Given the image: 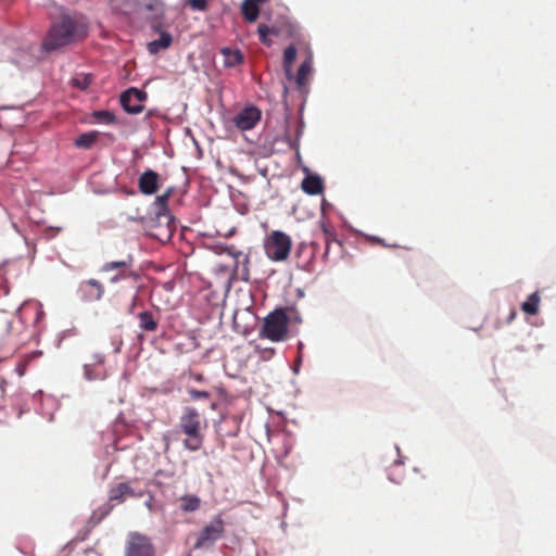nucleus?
I'll list each match as a JSON object with an SVG mask.
<instances>
[{
  "mask_svg": "<svg viewBox=\"0 0 556 556\" xmlns=\"http://www.w3.org/2000/svg\"><path fill=\"white\" fill-rule=\"evenodd\" d=\"M4 282L0 270V286ZM17 313L14 320H7V333L11 337L24 339L36 338L42 330L45 312L42 305L37 301H25L20 306L9 296L7 287L0 290V312Z\"/></svg>",
  "mask_w": 556,
  "mask_h": 556,
  "instance_id": "obj_1",
  "label": "nucleus"
},
{
  "mask_svg": "<svg viewBox=\"0 0 556 556\" xmlns=\"http://www.w3.org/2000/svg\"><path fill=\"white\" fill-rule=\"evenodd\" d=\"M87 35L85 23L68 15H63L54 22L42 42V49L47 52L56 50Z\"/></svg>",
  "mask_w": 556,
  "mask_h": 556,
  "instance_id": "obj_2",
  "label": "nucleus"
},
{
  "mask_svg": "<svg viewBox=\"0 0 556 556\" xmlns=\"http://www.w3.org/2000/svg\"><path fill=\"white\" fill-rule=\"evenodd\" d=\"M202 421V416L194 407L187 406L184 408L179 418V428L188 437L184 441V446L189 451H199L203 444Z\"/></svg>",
  "mask_w": 556,
  "mask_h": 556,
  "instance_id": "obj_3",
  "label": "nucleus"
},
{
  "mask_svg": "<svg viewBox=\"0 0 556 556\" xmlns=\"http://www.w3.org/2000/svg\"><path fill=\"white\" fill-rule=\"evenodd\" d=\"M290 318L285 308H276L270 312L263 321L260 336L271 342H282L289 336Z\"/></svg>",
  "mask_w": 556,
  "mask_h": 556,
  "instance_id": "obj_4",
  "label": "nucleus"
},
{
  "mask_svg": "<svg viewBox=\"0 0 556 556\" xmlns=\"http://www.w3.org/2000/svg\"><path fill=\"white\" fill-rule=\"evenodd\" d=\"M291 248V238L280 230L271 231L264 242L267 257L275 262L286 261L290 254Z\"/></svg>",
  "mask_w": 556,
  "mask_h": 556,
  "instance_id": "obj_5",
  "label": "nucleus"
},
{
  "mask_svg": "<svg viewBox=\"0 0 556 556\" xmlns=\"http://www.w3.org/2000/svg\"><path fill=\"white\" fill-rule=\"evenodd\" d=\"M225 534V522L222 515H217L205 525L197 535L193 544L194 549H208Z\"/></svg>",
  "mask_w": 556,
  "mask_h": 556,
  "instance_id": "obj_6",
  "label": "nucleus"
},
{
  "mask_svg": "<svg viewBox=\"0 0 556 556\" xmlns=\"http://www.w3.org/2000/svg\"><path fill=\"white\" fill-rule=\"evenodd\" d=\"M134 257L128 255L125 260L122 261H112L106 262L102 265L101 270L103 273H109L111 270H117L118 273L113 276L110 281L115 283L119 279L132 278L134 280L139 279V275L132 270Z\"/></svg>",
  "mask_w": 556,
  "mask_h": 556,
  "instance_id": "obj_7",
  "label": "nucleus"
},
{
  "mask_svg": "<svg viewBox=\"0 0 556 556\" xmlns=\"http://www.w3.org/2000/svg\"><path fill=\"white\" fill-rule=\"evenodd\" d=\"M126 556H154V547L150 539L140 533H130L128 536Z\"/></svg>",
  "mask_w": 556,
  "mask_h": 556,
  "instance_id": "obj_8",
  "label": "nucleus"
},
{
  "mask_svg": "<svg viewBox=\"0 0 556 556\" xmlns=\"http://www.w3.org/2000/svg\"><path fill=\"white\" fill-rule=\"evenodd\" d=\"M144 494L143 491H136L131 486V482H119L116 485L112 486L109 490V506L104 513V515H108L111 509L113 508L114 504L112 503H124L127 497H142Z\"/></svg>",
  "mask_w": 556,
  "mask_h": 556,
  "instance_id": "obj_9",
  "label": "nucleus"
},
{
  "mask_svg": "<svg viewBox=\"0 0 556 556\" xmlns=\"http://www.w3.org/2000/svg\"><path fill=\"white\" fill-rule=\"evenodd\" d=\"M146 99V92L130 88L121 94L119 101L127 113L138 114L143 111V101Z\"/></svg>",
  "mask_w": 556,
  "mask_h": 556,
  "instance_id": "obj_10",
  "label": "nucleus"
},
{
  "mask_svg": "<svg viewBox=\"0 0 556 556\" xmlns=\"http://www.w3.org/2000/svg\"><path fill=\"white\" fill-rule=\"evenodd\" d=\"M262 116L256 106H248L241 110L233 118V123L240 130H250L255 127Z\"/></svg>",
  "mask_w": 556,
  "mask_h": 556,
  "instance_id": "obj_11",
  "label": "nucleus"
},
{
  "mask_svg": "<svg viewBox=\"0 0 556 556\" xmlns=\"http://www.w3.org/2000/svg\"><path fill=\"white\" fill-rule=\"evenodd\" d=\"M79 292L84 300L99 301L104 293V286L97 279H88L79 285Z\"/></svg>",
  "mask_w": 556,
  "mask_h": 556,
  "instance_id": "obj_12",
  "label": "nucleus"
},
{
  "mask_svg": "<svg viewBox=\"0 0 556 556\" xmlns=\"http://www.w3.org/2000/svg\"><path fill=\"white\" fill-rule=\"evenodd\" d=\"M160 175L152 170H144L138 178V188L142 194H154L159 189Z\"/></svg>",
  "mask_w": 556,
  "mask_h": 556,
  "instance_id": "obj_13",
  "label": "nucleus"
},
{
  "mask_svg": "<svg viewBox=\"0 0 556 556\" xmlns=\"http://www.w3.org/2000/svg\"><path fill=\"white\" fill-rule=\"evenodd\" d=\"M320 228L326 243V249L323 257L324 260H328L332 245H337L339 249H341L342 244L338 240L336 230L331 225L327 223H321Z\"/></svg>",
  "mask_w": 556,
  "mask_h": 556,
  "instance_id": "obj_14",
  "label": "nucleus"
},
{
  "mask_svg": "<svg viewBox=\"0 0 556 556\" xmlns=\"http://www.w3.org/2000/svg\"><path fill=\"white\" fill-rule=\"evenodd\" d=\"M262 4H264V2L243 0L241 3V14L244 21L248 23L256 22L260 16V7Z\"/></svg>",
  "mask_w": 556,
  "mask_h": 556,
  "instance_id": "obj_15",
  "label": "nucleus"
},
{
  "mask_svg": "<svg viewBox=\"0 0 556 556\" xmlns=\"http://www.w3.org/2000/svg\"><path fill=\"white\" fill-rule=\"evenodd\" d=\"M301 188L309 195H317L323 193L324 182L319 176L308 175L302 180Z\"/></svg>",
  "mask_w": 556,
  "mask_h": 556,
  "instance_id": "obj_16",
  "label": "nucleus"
},
{
  "mask_svg": "<svg viewBox=\"0 0 556 556\" xmlns=\"http://www.w3.org/2000/svg\"><path fill=\"white\" fill-rule=\"evenodd\" d=\"M155 30L160 31V38L157 40L150 41L147 46V49L151 54H156L161 50L167 49L173 42V37L169 33L161 31L160 26H155Z\"/></svg>",
  "mask_w": 556,
  "mask_h": 556,
  "instance_id": "obj_17",
  "label": "nucleus"
},
{
  "mask_svg": "<svg viewBox=\"0 0 556 556\" xmlns=\"http://www.w3.org/2000/svg\"><path fill=\"white\" fill-rule=\"evenodd\" d=\"M179 508L182 513H193L200 509L202 501L195 494H186L179 498Z\"/></svg>",
  "mask_w": 556,
  "mask_h": 556,
  "instance_id": "obj_18",
  "label": "nucleus"
},
{
  "mask_svg": "<svg viewBox=\"0 0 556 556\" xmlns=\"http://www.w3.org/2000/svg\"><path fill=\"white\" fill-rule=\"evenodd\" d=\"M140 329L153 332L157 329L159 321L154 318L153 313L144 311L138 314Z\"/></svg>",
  "mask_w": 556,
  "mask_h": 556,
  "instance_id": "obj_19",
  "label": "nucleus"
},
{
  "mask_svg": "<svg viewBox=\"0 0 556 556\" xmlns=\"http://www.w3.org/2000/svg\"><path fill=\"white\" fill-rule=\"evenodd\" d=\"M312 70V60L309 58L301 63L295 78V83L299 88L305 87L307 85Z\"/></svg>",
  "mask_w": 556,
  "mask_h": 556,
  "instance_id": "obj_20",
  "label": "nucleus"
},
{
  "mask_svg": "<svg viewBox=\"0 0 556 556\" xmlns=\"http://www.w3.org/2000/svg\"><path fill=\"white\" fill-rule=\"evenodd\" d=\"M99 132L96 130L84 132L75 139L74 144L77 148L90 149L97 142Z\"/></svg>",
  "mask_w": 556,
  "mask_h": 556,
  "instance_id": "obj_21",
  "label": "nucleus"
},
{
  "mask_svg": "<svg viewBox=\"0 0 556 556\" xmlns=\"http://www.w3.org/2000/svg\"><path fill=\"white\" fill-rule=\"evenodd\" d=\"M222 54L224 55V64L227 67H233L243 61L242 53L239 50H231L229 48H223Z\"/></svg>",
  "mask_w": 556,
  "mask_h": 556,
  "instance_id": "obj_22",
  "label": "nucleus"
},
{
  "mask_svg": "<svg viewBox=\"0 0 556 556\" xmlns=\"http://www.w3.org/2000/svg\"><path fill=\"white\" fill-rule=\"evenodd\" d=\"M540 296L538 292L530 294L521 305V309L528 315H535L539 312Z\"/></svg>",
  "mask_w": 556,
  "mask_h": 556,
  "instance_id": "obj_23",
  "label": "nucleus"
},
{
  "mask_svg": "<svg viewBox=\"0 0 556 556\" xmlns=\"http://www.w3.org/2000/svg\"><path fill=\"white\" fill-rule=\"evenodd\" d=\"M296 48L293 45L287 47L283 51V67L288 77L292 76L291 66L296 58Z\"/></svg>",
  "mask_w": 556,
  "mask_h": 556,
  "instance_id": "obj_24",
  "label": "nucleus"
},
{
  "mask_svg": "<svg viewBox=\"0 0 556 556\" xmlns=\"http://www.w3.org/2000/svg\"><path fill=\"white\" fill-rule=\"evenodd\" d=\"M92 117L97 122L102 123V124L111 125V124L116 123V116L114 115V113H112L110 111H104V110L94 111L92 113Z\"/></svg>",
  "mask_w": 556,
  "mask_h": 556,
  "instance_id": "obj_25",
  "label": "nucleus"
},
{
  "mask_svg": "<svg viewBox=\"0 0 556 556\" xmlns=\"http://www.w3.org/2000/svg\"><path fill=\"white\" fill-rule=\"evenodd\" d=\"M257 34H258V37H260V41L266 46V47H270L273 45V41L271 39L269 38L270 36V29H269V26L266 25V24H260L258 27H257Z\"/></svg>",
  "mask_w": 556,
  "mask_h": 556,
  "instance_id": "obj_26",
  "label": "nucleus"
},
{
  "mask_svg": "<svg viewBox=\"0 0 556 556\" xmlns=\"http://www.w3.org/2000/svg\"><path fill=\"white\" fill-rule=\"evenodd\" d=\"M154 205L156 206L157 215H163L168 210V200L166 195H157L154 200Z\"/></svg>",
  "mask_w": 556,
  "mask_h": 556,
  "instance_id": "obj_27",
  "label": "nucleus"
},
{
  "mask_svg": "<svg viewBox=\"0 0 556 556\" xmlns=\"http://www.w3.org/2000/svg\"><path fill=\"white\" fill-rule=\"evenodd\" d=\"M92 81V78L90 75H80L73 79V83L76 87H78L81 90L87 89Z\"/></svg>",
  "mask_w": 556,
  "mask_h": 556,
  "instance_id": "obj_28",
  "label": "nucleus"
},
{
  "mask_svg": "<svg viewBox=\"0 0 556 556\" xmlns=\"http://www.w3.org/2000/svg\"><path fill=\"white\" fill-rule=\"evenodd\" d=\"M227 253L231 255L233 258H236V262H239L240 257H243V264L244 267L249 264V257L248 255H244L241 251L236 250L233 247L227 248Z\"/></svg>",
  "mask_w": 556,
  "mask_h": 556,
  "instance_id": "obj_29",
  "label": "nucleus"
},
{
  "mask_svg": "<svg viewBox=\"0 0 556 556\" xmlns=\"http://www.w3.org/2000/svg\"><path fill=\"white\" fill-rule=\"evenodd\" d=\"M187 4L194 11H205L207 9V0H188Z\"/></svg>",
  "mask_w": 556,
  "mask_h": 556,
  "instance_id": "obj_30",
  "label": "nucleus"
},
{
  "mask_svg": "<svg viewBox=\"0 0 556 556\" xmlns=\"http://www.w3.org/2000/svg\"><path fill=\"white\" fill-rule=\"evenodd\" d=\"M188 394L192 400H199V399H208L211 396L210 392L207 391H200L195 389H189Z\"/></svg>",
  "mask_w": 556,
  "mask_h": 556,
  "instance_id": "obj_31",
  "label": "nucleus"
},
{
  "mask_svg": "<svg viewBox=\"0 0 556 556\" xmlns=\"http://www.w3.org/2000/svg\"><path fill=\"white\" fill-rule=\"evenodd\" d=\"M137 306H142V303H141V301L139 299L138 292L136 294H134V296H132L131 303H130V305L128 307V313L129 314H134L135 313V308Z\"/></svg>",
  "mask_w": 556,
  "mask_h": 556,
  "instance_id": "obj_32",
  "label": "nucleus"
},
{
  "mask_svg": "<svg viewBox=\"0 0 556 556\" xmlns=\"http://www.w3.org/2000/svg\"><path fill=\"white\" fill-rule=\"evenodd\" d=\"M191 378L193 380H195L197 382H203L204 381V376L202 374H199V372H192L191 374Z\"/></svg>",
  "mask_w": 556,
  "mask_h": 556,
  "instance_id": "obj_33",
  "label": "nucleus"
},
{
  "mask_svg": "<svg viewBox=\"0 0 556 556\" xmlns=\"http://www.w3.org/2000/svg\"><path fill=\"white\" fill-rule=\"evenodd\" d=\"M172 194H173V188H168L162 195H166V199L169 200Z\"/></svg>",
  "mask_w": 556,
  "mask_h": 556,
  "instance_id": "obj_34",
  "label": "nucleus"
},
{
  "mask_svg": "<svg viewBox=\"0 0 556 556\" xmlns=\"http://www.w3.org/2000/svg\"><path fill=\"white\" fill-rule=\"evenodd\" d=\"M269 29H270V35L278 36L279 30H278L277 28H275V27H269Z\"/></svg>",
  "mask_w": 556,
  "mask_h": 556,
  "instance_id": "obj_35",
  "label": "nucleus"
},
{
  "mask_svg": "<svg viewBox=\"0 0 556 556\" xmlns=\"http://www.w3.org/2000/svg\"><path fill=\"white\" fill-rule=\"evenodd\" d=\"M146 506L148 507L149 510H152V503H151V501L146 502Z\"/></svg>",
  "mask_w": 556,
  "mask_h": 556,
  "instance_id": "obj_36",
  "label": "nucleus"
}]
</instances>
